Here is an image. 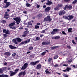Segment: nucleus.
Segmentation results:
<instances>
[{
	"label": "nucleus",
	"instance_id": "obj_1",
	"mask_svg": "<svg viewBox=\"0 0 77 77\" xmlns=\"http://www.w3.org/2000/svg\"><path fill=\"white\" fill-rule=\"evenodd\" d=\"M14 20H15L16 21V23H17V24H18L20 22L21 19H20V17H16L14 18L13 19Z\"/></svg>",
	"mask_w": 77,
	"mask_h": 77
},
{
	"label": "nucleus",
	"instance_id": "obj_2",
	"mask_svg": "<svg viewBox=\"0 0 77 77\" xmlns=\"http://www.w3.org/2000/svg\"><path fill=\"white\" fill-rule=\"evenodd\" d=\"M30 39L26 40L24 41V42H21V43H20V44H19V46H21L22 45L28 43L30 42Z\"/></svg>",
	"mask_w": 77,
	"mask_h": 77
},
{
	"label": "nucleus",
	"instance_id": "obj_3",
	"mask_svg": "<svg viewBox=\"0 0 77 77\" xmlns=\"http://www.w3.org/2000/svg\"><path fill=\"white\" fill-rule=\"evenodd\" d=\"M58 31L59 29H54L53 30V31L51 32V35L56 34Z\"/></svg>",
	"mask_w": 77,
	"mask_h": 77
},
{
	"label": "nucleus",
	"instance_id": "obj_4",
	"mask_svg": "<svg viewBox=\"0 0 77 77\" xmlns=\"http://www.w3.org/2000/svg\"><path fill=\"white\" fill-rule=\"evenodd\" d=\"M27 66H28V64L27 63H25V64H24L23 66H22V67L21 68V70H24L25 69L27 68Z\"/></svg>",
	"mask_w": 77,
	"mask_h": 77
},
{
	"label": "nucleus",
	"instance_id": "obj_5",
	"mask_svg": "<svg viewBox=\"0 0 77 77\" xmlns=\"http://www.w3.org/2000/svg\"><path fill=\"white\" fill-rule=\"evenodd\" d=\"M39 63V60L36 61L35 62H30V64L32 66H34L37 63Z\"/></svg>",
	"mask_w": 77,
	"mask_h": 77
},
{
	"label": "nucleus",
	"instance_id": "obj_6",
	"mask_svg": "<svg viewBox=\"0 0 77 77\" xmlns=\"http://www.w3.org/2000/svg\"><path fill=\"white\" fill-rule=\"evenodd\" d=\"M19 70V69H17L16 70H15V72H11V73L10 74V76H12L13 75H14L15 74H17V72Z\"/></svg>",
	"mask_w": 77,
	"mask_h": 77
},
{
	"label": "nucleus",
	"instance_id": "obj_7",
	"mask_svg": "<svg viewBox=\"0 0 77 77\" xmlns=\"http://www.w3.org/2000/svg\"><path fill=\"white\" fill-rule=\"evenodd\" d=\"M51 20V19L50 17V16H48L46 17L44 19V20L45 21H48L50 22Z\"/></svg>",
	"mask_w": 77,
	"mask_h": 77
},
{
	"label": "nucleus",
	"instance_id": "obj_8",
	"mask_svg": "<svg viewBox=\"0 0 77 77\" xmlns=\"http://www.w3.org/2000/svg\"><path fill=\"white\" fill-rule=\"evenodd\" d=\"M26 71L21 72L19 73V74H18V76H19L20 77H21V75L24 76V75H26Z\"/></svg>",
	"mask_w": 77,
	"mask_h": 77
},
{
	"label": "nucleus",
	"instance_id": "obj_9",
	"mask_svg": "<svg viewBox=\"0 0 77 77\" xmlns=\"http://www.w3.org/2000/svg\"><path fill=\"white\" fill-rule=\"evenodd\" d=\"M3 33L7 34H10V32L8 30H6L5 29L3 30Z\"/></svg>",
	"mask_w": 77,
	"mask_h": 77
},
{
	"label": "nucleus",
	"instance_id": "obj_10",
	"mask_svg": "<svg viewBox=\"0 0 77 77\" xmlns=\"http://www.w3.org/2000/svg\"><path fill=\"white\" fill-rule=\"evenodd\" d=\"M65 14V11L63 10L60 11L59 12V15H62Z\"/></svg>",
	"mask_w": 77,
	"mask_h": 77
},
{
	"label": "nucleus",
	"instance_id": "obj_11",
	"mask_svg": "<svg viewBox=\"0 0 77 77\" xmlns=\"http://www.w3.org/2000/svg\"><path fill=\"white\" fill-rule=\"evenodd\" d=\"M4 18L5 19H8L9 18V16H8V14L7 12L5 13V15H4Z\"/></svg>",
	"mask_w": 77,
	"mask_h": 77
},
{
	"label": "nucleus",
	"instance_id": "obj_12",
	"mask_svg": "<svg viewBox=\"0 0 77 77\" xmlns=\"http://www.w3.org/2000/svg\"><path fill=\"white\" fill-rule=\"evenodd\" d=\"M71 8H72V6H71V5H66L65 6V8H64V10H65L66 9V8L70 9H71Z\"/></svg>",
	"mask_w": 77,
	"mask_h": 77
},
{
	"label": "nucleus",
	"instance_id": "obj_13",
	"mask_svg": "<svg viewBox=\"0 0 77 77\" xmlns=\"http://www.w3.org/2000/svg\"><path fill=\"white\" fill-rule=\"evenodd\" d=\"M42 67V66L41 65V64H39L36 67V69H40Z\"/></svg>",
	"mask_w": 77,
	"mask_h": 77
},
{
	"label": "nucleus",
	"instance_id": "obj_14",
	"mask_svg": "<svg viewBox=\"0 0 77 77\" xmlns=\"http://www.w3.org/2000/svg\"><path fill=\"white\" fill-rule=\"evenodd\" d=\"M4 3L6 4V5L5 6V8H7L8 7V6L10 5V2H5Z\"/></svg>",
	"mask_w": 77,
	"mask_h": 77
},
{
	"label": "nucleus",
	"instance_id": "obj_15",
	"mask_svg": "<svg viewBox=\"0 0 77 77\" xmlns=\"http://www.w3.org/2000/svg\"><path fill=\"white\" fill-rule=\"evenodd\" d=\"M5 55L7 56H10V55H11V53L9 52H5Z\"/></svg>",
	"mask_w": 77,
	"mask_h": 77
},
{
	"label": "nucleus",
	"instance_id": "obj_16",
	"mask_svg": "<svg viewBox=\"0 0 77 77\" xmlns=\"http://www.w3.org/2000/svg\"><path fill=\"white\" fill-rule=\"evenodd\" d=\"M67 17H69V19H68V20H70L73 18V16L69 15L67 16Z\"/></svg>",
	"mask_w": 77,
	"mask_h": 77
},
{
	"label": "nucleus",
	"instance_id": "obj_17",
	"mask_svg": "<svg viewBox=\"0 0 77 77\" xmlns=\"http://www.w3.org/2000/svg\"><path fill=\"white\" fill-rule=\"evenodd\" d=\"M51 8L50 7H47V8H46L45 9V11L46 12H48L50 10Z\"/></svg>",
	"mask_w": 77,
	"mask_h": 77
},
{
	"label": "nucleus",
	"instance_id": "obj_18",
	"mask_svg": "<svg viewBox=\"0 0 77 77\" xmlns=\"http://www.w3.org/2000/svg\"><path fill=\"white\" fill-rule=\"evenodd\" d=\"M9 47L11 49H14L16 48V47L14 46H13L12 45H9Z\"/></svg>",
	"mask_w": 77,
	"mask_h": 77
},
{
	"label": "nucleus",
	"instance_id": "obj_19",
	"mask_svg": "<svg viewBox=\"0 0 77 77\" xmlns=\"http://www.w3.org/2000/svg\"><path fill=\"white\" fill-rule=\"evenodd\" d=\"M16 39V41H17V42H20L22 41L21 39L20 38H17L15 39Z\"/></svg>",
	"mask_w": 77,
	"mask_h": 77
},
{
	"label": "nucleus",
	"instance_id": "obj_20",
	"mask_svg": "<svg viewBox=\"0 0 77 77\" xmlns=\"http://www.w3.org/2000/svg\"><path fill=\"white\" fill-rule=\"evenodd\" d=\"M47 43H48V44H50V42H43L42 43V45H46Z\"/></svg>",
	"mask_w": 77,
	"mask_h": 77
},
{
	"label": "nucleus",
	"instance_id": "obj_21",
	"mask_svg": "<svg viewBox=\"0 0 77 77\" xmlns=\"http://www.w3.org/2000/svg\"><path fill=\"white\" fill-rule=\"evenodd\" d=\"M15 21H14L13 23L9 24V26H12L14 25H15Z\"/></svg>",
	"mask_w": 77,
	"mask_h": 77
},
{
	"label": "nucleus",
	"instance_id": "obj_22",
	"mask_svg": "<svg viewBox=\"0 0 77 77\" xmlns=\"http://www.w3.org/2000/svg\"><path fill=\"white\" fill-rule=\"evenodd\" d=\"M52 4V2L49 1H48V2L46 3L47 5H50Z\"/></svg>",
	"mask_w": 77,
	"mask_h": 77
},
{
	"label": "nucleus",
	"instance_id": "obj_23",
	"mask_svg": "<svg viewBox=\"0 0 77 77\" xmlns=\"http://www.w3.org/2000/svg\"><path fill=\"white\" fill-rule=\"evenodd\" d=\"M17 42V41L16 40V39H13V42H14L15 44H17L18 43Z\"/></svg>",
	"mask_w": 77,
	"mask_h": 77
},
{
	"label": "nucleus",
	"instance_id": "obj_24",
	"mask_svg": "<svg viewBox=\"0 0 77 77\" xmlns=\"http://www.w3.org/2000/svg\"><path fill=\"white\" fill-rule=\"evenodd\" d=\"M8 75H0V77H8Z\"/></svg>",
	"mask_w": 77,
	"mask_h": 77
},
{
	"label": "nucleus",
	"instance_id": "obj_25",
	"mask_svg": "<svg viewBox=\"0 0 77 77\" xmlns=\"http://www.w3.org/2000/svg\"><path fill=\"white\" fill-rule=\"evenodd\" d=\"M45 72H46V74H50V72L48 71V69L46 70L45 71Z\"/></svg>",
	"mask_w": 77,
	"mask_h": 77
},
{
	"label": "nucleus",
	"instance_id": "obj_26",
	"mask_svg": "<svg viewBox=\"0 0 77 77\" xmlns=\"http://www.w3.org/2000/svg\"><path fill=\"white\" fill-rule=\"evenodd\" d=\"M57 47H58V46H53L52 47H51V50H53L56 48H57Z\"/></svg>",
	"mask_w": 77,
	"mask_h": 77
},
{
	"label": "nucleus",
	"instance_id": "obj_27",
	"mask_svg": "<svg viewBox=\"0 0 77 77\" xmlns=\"http://www.w3.org/2000/svg\"><path fill=\"white\" fill-rule=\"evenodd\" d=\"M46 51H44L42 52V54H41V55H42V56H44L45 55V54H46Z\"/></svg>",
	"mask_w": 77,
	"mask_h": 77
},
{
	"label": "nucleus",
	"instance_id": "obj_28",
	"mask_svg": "<svg viewBox=\"0 0 77 77\" xmlns=\"http://www.w3.org/2000/svg\"><path fill=\"white\" fill-rule=\"evenodd\" d=\"M68 32H72V28H69L68 29Z\"/></svg>",
	"mask_w": 77,
	"mask_h": 77
},
{
	"label": "nucleus",
	"instance_id": "obj_29",
	"mask_svg": "<svg viewBox=\"0 0 77 77\" xmlns=\"http://www.w3.org/2000/svg\"><path fill=\"white\" fill-rule=\"evenodd\" d=\"M77 2V0H75L72 2V4H75Z\"/></svg>",
	"mask_w": 77,
	"mask_h": 77
},
{
	"label": "nucleus",
	"instance_id": "obj_30",
	"mask_svg": "<svg viewBox=\"0 0 77 77\" xmlns=\"http://www.w3.org/2000/svg\"><path fill=\"white\" fill-rule=\"evenodd\" d=\"M63 6L62 4H59L58 5H57L56 7H62Z\"/></svg>",
	"mask_w": 77,
	"mask_h": 77
},
{
	"label": "nucleus",
	"instance_id": "obj_31",
	"mask_svg": "<svg viewBox=\"0 0 77 77\" xmlns=\"http://www.w3.org/2000/svg\"><path fill=\"white\" fill-rule=\"evenodd\" d=\"M26 5L27 7H29L30 6V4L29 3H26Z\"/></svg>",
	"mask_w": 77,
	"mask_h": 77
},
{
	"label": "nucleus",
	"instance_id": "obj_32",
	"mask_svg": "<svg viewBox=\"0 0 77 77\" xmlns=\"http://www.w3.org/2000/svg\"><path fill=\"white\" fill-rule=\"evenodd\" d=\"M40 38L38 37H36V38L35 39V41H37L40 40Z\"/></svg>",
	"mask_w": 77,
	"mask_h": 77
},
{
	"label": "nucleus",
	"instance_id": "obj_33",
	"mask_svg": "<svg viewBox=\"0 0 77 77\" xmlns=\"http://www.w3.org/2000/svg\"><path fill=\"white\" fill-rule=\"evenodd\" d=\"M36 7H37V8L38 9L40 7V5L37 4V5H36Z\"/></svg>",
	"mask_w": 77,
	"mask_h": 77
},
{
	"label": "nucleus",
	"instance_id": "obj_34",
	"mask_svg": "<svg viewBox=\"0 0 77 77\" xmlns=\"http://www.w3.org/2000/svg\"><path fill=\"white\" fill-rule=\"evenodd\" d=\"M72 59H70V60L67 61V63H71L72 62Z\"/></svg>",
	"mask_w": 77,
	"mask_h": 77
},
{
	"label": "nucleus",
	"instance_id": "obj_35",
	"mask_svg": "<svg viewBox=\"0 0 77 77\" xmlns=\"http://www.w3.org/2000/svg\"><path fill=\"white\" fill-rule=\"evenodd\" d=\"M35 29H38V28H39V26L38 25H35Z\"/></svg>",
	"mask_w": 77,
	"mask_h": 77
},
{
	"label": "nucleus",
	"instance_id": "obj_36",
	"mask_svg": "<svg viewBox=\"0 0 77 77\" xmlns=\"http://www.w3.org/2000/svg\"><path fill=\"white\" fill-rule=\"evenodd\" d=\"M60 7H58L57 6H56V8H54V10H57L59 9V8Z\"/></svg>",
	"mask_w": 77,
	"mask_h": 77
},
{
	"label": "nucleus",
	"instance_id": "obj_37",
	"mask_svg": "<svg viewBox=\"0 0 77 77\" xmlns=\"http://www.w3.org/2000/svg\"><path fill=\"white\" fill-rule=\"evenodd\" d=\"M55 39H57L60 38V37L59 36H56V37H55Z\"/></svg>",
	"mask_w": 77,
	"mask_h": 77
},
{
	"label": "nucleus",
	"instance_id": "obj_38",
	"mask_svg": "<svg viewBox=\"0 0 77 77\" xmlns=\"http://www.w3.org/2000/svg\"><path fill=\"white\" fill-rule=\"evenodd\" d=\"M32 49H33L32 47V46H30L29 48V50H32Z\"/></svg>",
	"mask_w": 77,
	"mask_h": 77
},
{
	"label": "nucleus",
	"instance_id": "obj_39",
	"mask_svg": "<svg viewBox=\"0 0 77 77\" xmlns=\"http://www.w3.org/2000/svg\"><path fill=\"white\" fill-rule=\"evenodd\" d=\"M70 69H71V68H66V70L68 72H69V70H70Z\"/></svg>",
	"mask_w": 77,
	"mask_h": 77
},
{
	"label": "nucleus",
	"instance_id": "obj_40",
	"mask_svg": "<svg viewBox=\"0 0 77 77\" xmlns=\"http://www.w3.org/2000/svg\"><path fill=\"white\" fill-rule=\"evenodd\" d=\"M58 57V55H56L54 57V59H56Z\"/></svg>",
	"mask_w": 77,
	"mask_h": 77
},
{
	"label": "nucleus",
	"instance_id": "obj_41",
	"mask_svg": "<svg viewBox=\"0 0 77 77\" xmlns=\"http://www.w3.org/2000/svg\"><path fill=\"white\" fill-rule=\"evenodd\" d=\"M69 19V18L68 17V16H66L65 17V19L66 20H68Z\"/></svg>",
	"mask_w": 77,
	"mask_h": 77
},
{
	"label": "nucleus",
	"instance_id": "obj_42",
	"mask_svg": "<svg viewBox=\"0 0 77 77\" xmlns=\"http://www.w3.org/2000/svg\"><path fill=\"white\" fill-rule=\"evenodd\" d=\"M41 33L42 34H44L45 33V30H43L42 32H41Z\"/></svg>",
	"mask_w": 77,
	"mask_h": 77
},
{
	"label": "nucleus",
	"instance_id": "obj_43",
	"mask_svg": "<svg viewBox=\"0 0 77 77\" xmlns=\"http://www.w3.org/2000/svg\"><path fill=\"white\" fill-rule=\"evenodd\" d=\"M63 76H64V77H68V76L66 74H63Z\"/></svg>",
	"mask_w": 77,
	"mask_h": 77
},
{
	"label": "nucleus",
	"instance_id": "obj_44",
	"mask_svg": "<svg viewBox=\"0 0 77 77\" xmlns=\"http://www.w3.org/2000/svg\"><path fill=\"white\" fill-rule=\"evenodd\" d=\"M42 17H43V14H39V17H40V18H41Z\"/></svg>",
	"mask_w": 77,
	"mask_h": 77
},
{
	"label": "nucleus",
	"instance_id": "obj_45",
	"mask_svg": "<svg viewBox=\"0 0 77 77\" xmlns=\"http://www.w3.org/2000/svg\"><path fill=\"white\" fill-rule=\"evenodd\" d=\"M6 69H7V67H4V68H2V69H3V70L4 71H6Z\"/></svg>",
	"mask_w": 77,
	"mask_h": 77
},
{
	"label": "nucleus",
	"instance_id": "obj_46",
	"mask_svg": "<svg viewBox=\"0 0 77 77\" xmlns=\"http://www.w3.org/2000/svg\"><path fill=\"white\" fill-rule=\"evenodd\" d=\"M32 23H31V22H29V23H28V25H32Z\"/></svg>",
	"mask_w": 77,
	"mask_h": 77
},
{
	"label": "nucleus",
	"instance_id": "obj_47",
	"mask_svg": "<svg viewBox=\"0 0 77 77\" xmlns=\"http://www.w3.org/2000/svg\"><path fill=\"white\" fill-rule=\"evenodd\" d=\"M54 67H58L59 66L58 64H56V65H54Z\"/></svg>",
	"mask_w": 77,
	"mask_h": 77
},
{
	"label": "nucleus",
	"instance_id": "obj_48",
	"mask_svg": "<svg viewBox=\"0 0 77 77\" xmlns=\"http://www.w3.org/2000/svg\"><path fill=\"white\" fill-rule=\"evenodd\" d=\"M52 60V59H51V58H50L49 59H48V62H50L51 61V60Z\"/></svg>",
	"mask_w": 77,
	"mask_h": 77
},
{
	"label": "nucleus",
	"instance_id": "obj_49",
	"mask_svg": "<svg viewBox=\"0 0 77 77\" xmlns=\"http://www.w3.org/2000/svg\"><path fill=\"white\" fill-rule=\"evenodd\" d=\"M3 72V70L2 69H0V73Z\"/></svg>",
	"mask_w": 77,
	"mask_h": 77
},
{
	"label": "nucleus",
	"instance_id": "obj_50",
	"mask_svg": "<svg viewBox=\"0 0 77 77\" xmlns=\"http://www.w3.org/2000/svg\"><path fill=\"white\" fill-rule=\"evenodd\" d=\"M15 55H16V54L14 53L13 54H12V57H14L15 56Z\"/></svg>",
	"mask_w": 77,
	"mask_h": 77
},
{
	"label": "nucleus",
	"instance_id": "obj_51",
	"mask_svg": "<svg viewBox=\"0 0 77 77\" xmlns=\"http://www.w3.org/2000/svg\"><path fill=\"white\" fill-rule=\"evenodd\" d=\"M3 35H4V36L5 38L7 36V35L6 34H4Z\"/></svg>",
	"mask_w": 77,
	"mask_h": 77
},
{
	"label": "nucleus",
	"instance_id": "obj_52",
	"mask_svg": "<svg viewBox=\"0 0 77 77\" xmlns=\"http://www.w3.org/2000/svg\"><path fill=\"white\" fill-rule=\"evenodd\" d=\"M6 22V21L5 20H3L2 21V23H5Z\"/></svg>",
	"mask_w": 77,
	"mask_h": 77
},
{
	"label": "nucleus",
	"instance_id": "obj_53",
	"mask_svg": "<svg viewBox=\"0 0 77 77\" xmlns=\"http://www.w3.org/2000/svg\"><path fill=\"white\" fill-rule=\"evenodd\" d=\"M62 34L64 35H66V33L64 31H62Z\"/></svg>",
	"mask_w": 77,
	"mask_h": 77
},
{
	"label": "nucleus",
	"instance_id": "obj_54",
	"mask_svg": "<svg viewBox=\"0 0 77 77\" xmlns=\"http://www.w3.org/2000/svg\"><path fill=\"white\" fill-rule=\"evenodd\" d=\"M72 67L73 68H76V66H75V65H72Z\"/></svg>",
	"mask_w": 77,
	"mask_h": 77
},
{
	"label": "nucleus",
	"instance_id": "obj_55",
	"mask_svg": "<svg viewBox=\"0 0 77 77\" xmlns=\"http://www.w3.org/2000/svg\"><path fill=\"white\" fill-rule=\"evenodd\" d=\"M24 34L25 35H26L27 34V31L24 32Z\"/></svg>",
	"mask_w": 77,
	"mask_h": 77
},
{
	"label": "nucleus",
	"instance_id": "obj_56",
	"mask_svg": "<svg viewBox=\"0 0 77 77\" xmlns=\"http://www.w3.org/2000/svg\"><path fill=\"white\" fill-rule=\"evenodd\" d=\"M68 64H64L63 65V66H68Z\"/></svg>",
	"mask_w": 77,
	"mask_h": 77
},
{
	"label": "nucleus",
	"instance_id": "obj_57",
	"mask_svg": "<svg viewBox=\"0 0 77 77\" xmlns=\"http://www.w3.org/2000/svg\"><path fill=\"white\" fill-rule=\"evenodd\" d=\"M26 34H23L22 35V37H25L26 36Z\"/></svg>",
	"mask_w": 77,
	"mask_h": 77
},
{
	"label": "nucleus",
	"instance_id": "obj_58",
	"mask_svg": "<svg viewBox=\"0 0 77 77\" xmlns=\"http://www.w3.org/2000/svg\"><path fill=\"white\" fill-rule=\"evenodd\" d=\"M70 0H64V1L65 2H68Z\"/></svg>",
	"mask_w": 77,
	"mask_h": 77
},
{
	"label": "nucleus",
	"instance_id": "obj_59",
	"mask_svg": "<svg viewBox=\"0 0 77 77\" xmlns=\"http://www.w3.org/2000/svg\"><path fill=\"white\" fill-rule=\"evenodd\" d=\"M7 0H5L4 1V3H6V2H7Z\"/></svg>",
	"mask_w": 77,
	"mask_h": 77
},
{
	"label": "nucleus",
	"instance_id": "obj_60",
	"mask_svg": "<svg viewBox=\"0 0 77 77\" xmlns=\"http://www.w3.org/2000/svg\"><path fill=\"white\" fill-rule=\"evenodd\" d=\"M46 7V5H43V8H45Z\"/></svg>",
	"mask_w": 77,
	"mask_h": 77
},
{
	"label": "nucleus",
	"instance_id": "obj_61",
	"mask_svg": "<svg viewBox=\"0 0 77 77\" xmlns=\"http://www.w3.org/2000/svg\"><path fill=\"white\" fill-rule=\"evenodd\" d=\"M25 30H26V31H27V30H28V29H28L27 28H25Z\"/></svg>",
	"mask_w": 77,
	"mask_h": 77
},
{
	"label": "nucleus",
	"instance_id": "obj_62",
	"mask_svg": "<svg viewBox=\"0 0 77 77\" xmlns=\"http://www.w3.org/2000/svg\"><path fill=\"white\" fill-rule=\"evenodd\" d=\"M23 13L24 14H27V11H24V12H23Z\"/></svg>",
	"mask_w": 77,
	"mask_h": 77
},
{
	"label": "nucleus",
	"instance_id": "obj_63",
	"mask_svg": "<svg viewBox=\"0 0 77 77\" xmlns=\"http://www.w3.org/2000/svg\"><path fill=\"white\" fill-rule=\"evenodd\" d=\"M7 63L5 62L4 63V65L5 66V65H7Z\"/></svg>",
	"mask_w": 77,
	"mask_h": 77
},
{
	"label": "nucleus",
	"instance_id": "obj_64",
	"mask_svg": "<svg viewBox=\"0 0 77 77\" xmlns=\"http://www.w3.org/2000/svg\"><path fill=\"white\" fill-rule=\"evenodd\" d=\"M67 48L69 49H70V46H67Z\"/></svg>",
	"mask_w": 77,
	"mask_h": 77
}]
</instances>
